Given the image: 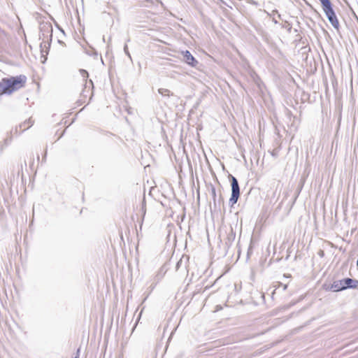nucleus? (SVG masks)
I'll return each instance as SVG.
<instances>
[{
  "mask_svg": "<svg viewBox=\"0 0 358 358\" xmlns=\"http://www.w3.org/2000/svg\"><path fill=\"white\" fill-rule=\"evenodd\" d=\"M27 80V76L23 74L2 78L0 80V96L13 94L25 86Z\"/></svg>",
  "mask_w": 358,
  "mask_h": 358,
  "instance_id": "1",
  "label": "nucleus"
},
{
  "mask_svg": "<svg viewBox=\"0 0 358 358\" xmlns=\"http://www.w3.org/2000/svg\"><path fill=\"white\" fill-rule=\"evenodd\" d=\"M322 288L326 292H340L347 289L358 288V280L352 278H343L341 280H334L333 282H325Z\"/></svg>",
  "mask_w": 358,
  "mask_h": 358,
  "instance_id": "2",
  "label": "nucleus"
},
{
  "mask_svg": "<svg viewBox=\"0 0 358 358\" xmlns=\"http://www.w3.org/2000/svg\"><path fill=\"white\" fill-rule=\"evenodd\" d=\"M322 10L329 23L336 30L340 28V23L331 0H319Z\"/></svg>",
  "mask_w": 358,
  "mask_h": 358,
  "instance_id": "3",
  "label": "nucleus"
},
{
  "mask_svg": "<svg viewBox=\"0 0 358 358\" xmlns=\"http://www.w3.org/2000/svg\"><path fill=\"white\" fill-rule=\"evenodd\" d=\"M45 29H47L48 32H50V34L49 36V41L48 42L47 45H44V48H43V42L40 44V51H41V57L42 59H41L42 64H45L47 61V56L48 55V52H49V50L50 48V45H51L52 39V27L50 24H44L40 27V31L43 32V33H42V35H41V34L39 35V38L40 39L43 38V40H44V38H45V34L43 32V31H45Z\"/></svg>",
  "mask_w": 358,
  "mask_h": 358,
  "instance_id": "4",
  "label": "nucleus"
},
{
  "mask_svg": "<svg viewBox=\"0 0 358 358\" xmlns=\"http://www.w3.org/2000/svg\"><path fill=\"white\" fill-rule=\"evenodd\" d=\"M210 190L213 198V207H210V212H218L221 210V206H224V199L220 194L219 198L217 197L216 188L213 184H210Z\"/></svg>",
  "mask_w": 358,
  "mask_h": 358,
  "instance_id": "5",
  "label": "nucleus"
},
{
  "mask_svg": "<svg viewBox=\"0 0 358 358\" xmlns=\"http://www.w3.org/2000/svg\"><path fill=\"white\" fill-rule=\"evenodd\" d=\"M182 56V61L188 66L196 68L199 64L198 60L193 56V55L187 50L181 52Z\"/></svg>",
  "mask_w": 358,
  "mask_h": 358,
  "instance_id": "6",
  "label": "nucleus"
},
{
  "mask_svg": "<svg viewBox=\"0 0 358 358\" xmlns=\"http://www.w3.org/2000/svg\"><path fill=\"white\" fill-rule=\"evenodd\" d=\"M235 238L236 232L234 231L233 228L231 227L224 243V255L228 253L229 249L234 242Z\"/></svg>",
  "mask_w": 358,
  "mask_h": 358,
  "instance_id": "7",
  "label": "nucleus"
},
{
  "mask_svg": "<svg viewBox=\"0 0 358 358\" xmlns=\"http://www.w3.org/2000/svg\"><path fill=\"white\" fill-rule=\"evenodd\" d=\"M228 178L230 182L231 193L241 194L240 186L237 178L231 174H229Z\"/></svg>",
  "mask_w": 358,
  "mask_h": 358,
  "instance_id": "8",
  "label": "nucleus"
},
{
  "mask_svg": "<svg viewBox=\"0 0 358 358\" xmlns=\"http://www.w3.org/2000/svg\"><path fill=\"white\" fill-rule=\"evenodd\" d=\"M81 76H83L85 83L84 85V89L81 93V95L83 96H86L87 95L85 94V92H86V88H87V78L89 77V73L87 70L85 69H80L79 70Z\"/></svg>",
  "mask_w": 358,
  "mask_h": 358,
  "instance_id": "9",
  "label": "nucleus"
},
{
  "mask_svg": "<svg viewBox=\"0 0 358 358\" xmlns=\"http://www.w3.org/2000/svg\"><path fill=\"white\" fill-rule=\"evenodd\" d=\"M34 124V121L29 118L28 120H25L24 122L19 124V128L22 130V132H24V131L29 129Z\"/></svg>",
  "mask_w": 358,
  "mask_h": 358,
  "instance_id": "10",
  "label": "nucleus"
},
{
  "mask_svg": "<svg viewBox=\"0 0 358 358\" xmlns=\"http://www.w3.org/2000/svg\"><path fill=\"white\" fill-rule=\"evenodd\" d=\"M241 194L231 193V196L229 200V205L231 208H234V205L238 202Z\"/></svg>",
  "mask_w": 358,
  "mask_h": 358,
  "instance_id": "11",
  "label": "nucleus"
},
{
  "mask_svg": "<svg viewBox=\"0 0 358 358\" xmlns=\"http://www.w3.org/2000/svg\"><path fill=\"white\" fill-rule=\"evenodd\" d=\"M158 93L160 94L163 96H175L177 99H179L178 96L174 95L173 92H171L169 90L165 88H159L158 89Z\"/></svg>",
  "mask_w": 358,
  "mask_h": 358,
  "instance_id": "12",
  "label": "nucleus"
},
{
  "mask_svg": "<svg viewBox=\"0 0 358 358\" xmlns=\"http://www.w3.org/2000/svg\"><path fill=\"white\" fill-rule=\"evenodd\" d=\"M254 250V241L253 239L251 238L250 241L249 246L247 250L246 259L247 261L250 259V256L252 255Z\"/></svg>",
  "mask_w": 358,
  "mask_h": 358,
  "instance_id": "13",
  "label": "nucleus"
},
{
  "mask_svg": "<svg viewBox=\"0 0 358 358\" xmlns=\"http://www.w3.org/2000/svg\"><path fill=\"white\" fill-rule=\"evenodd\" d=\"M13 136L10 135V136L7 137L4 139L3 142L1 145V150H2L3 147L8 146L12 141Z\"/></svg>",
  "mask_w": 358,
  "mask_h": 358,
  "instance_id": "14",
  "label": "nucleus"
},
{
  "mask_svg": "<svg viewBox=\"0 0 358 358\" xmlns=\"http://www.w3.org/2000/svg\"><path fill=\"white\" fill-rule=\"evenodd\" d=\"M141 212H142V215H143L142 221H143V219H144V217H145V213H146V202H145V197H143V201H142ZM142 223H143V222H141V224Z\"/></svg>",
  "mask_w": 358,
  "mask_h": 358,
  "instance_id": "15",
  "label": "nucleus"
},
{
  "mask_svg": "<svg viewBox=\"0 0 358 358\" xmlns=\"http://www.w3.org/2000/svg\"><path fill=\"white\" fill-rule=\"evenodd\" d=\"M252 77L253 78L254 82L259 87L260 84L262 83V81L260 77L256 73H254V75H252Z\"/></svg>",
  "mask_w": 358,
  "mask_h": 358,
  "instance_id": "16",
  "label": "nucleus"
},
{
  "mask_svg": "<svg viewBox=\"0 0 358 358\" xmlns=\"http://www.w3.org/2000/svg\"><path fill=\"white\" fill-rule=\"evenodd\" d=\"M86 54H87L90 56H92L94 57H96L98 56V52L96 49L92 48L90 50H87Z\"/></svg>",
  "mask_w": 358,
  "mask_h": 358,
  "instance_id": "17",
  "label": "nucleus"
},
{
  "mask_svg": "<svg viewBox=\"0 0 358 358\" xmlns=\"http://www.w3.org/2000/svg\"><path fill=\"white\" fill-rule=\"evenodd\" d=\"M305 2H306V4L307 5V6L309 7V8L310 9V10L312 12L315 13L317 15L320 16V13L313 6L312 4H310L309 2L306 1Z\"/></svg>",
  "mask_w": 358,
  "mask_h": 358,
  "instance_id": "18",
  "label": "nucleus"
},
{
  "mask_svg": "<svg viewBox=\"0 0 358 358\" xmlns=\"http://www.w3.org/2000/svg\"><path fill=\"white\" fill-rule=\"evenodd\" d=\"M123 50H124V52L125 53V55L130 59V60L131 61L132 59H131V54L129 51V49H128V45H127V43L124 44V48H123Z\"/></svg>",
  "mask_w": 358,
  "mask_h": 358,
  "instance_id": "19",
  "label": "nucleus"
},
{
  "mask_svg": "<svg viewBox=\"0 0 358 358\" xmlns=\"http://www.w3.org/2000/svg\"><path fill=\"white\" fill-rule=\"evenodd\" d=\"M18 128H19V125L15 127L14 129H13L10 131V135L13 136V135H19L21 132H19L18 133Z\"/></svg>",
  "mask_w": 358,
  "mask_h": 358,
  "instance_id": "20",
  "label": "nucleus"
},
{
  "mask_svg": "<svg viewBox=\"0 0 358 358\" xmlns=\"http://www.w3.org/2000/svg\"><path fill=\"white\" fill-rule=\"evenodd\" d=\"M182 264V258H181L180 260H178V261L176 262V271H178V270L180 268V267L181 266Z\"/></svg>",
  "mask_w": 358,
  "mask_h": 358,
  "instance_id": "21",
  "label": "nucleus"
},
{
  "mask_svg": "<svg viewBox=\"0 0 358 358\" xmlns=\"http://www.w3.org/2000/svg\"><path fill=\"white\" fill-rule=\"evenodd\" d=\"M302 187H303V185H301L299 188L298 189L296 190V196H295V198H294V201H296V198L298 197V196L299 195L301 191V189H302Z\"/></svg>",
  "mask_w": 358,
  "mask_h": 358,
  "instance_id": "22",
  "label": "nucleus"
},
{
  "mask_svg": "<svg viewBox=\"0 0 358 358\" xmlns=\"http://www.w3.org/2000/svg\"><path fill=\"white\" fill-rule=\"evenodd\" d=\"M217 1H218L217 3H220V7H222V5L229 7L228 3L225 1H224V0H217ZM230 8H231V7L230 6Z\"/></svg>",
  "mask_w": 358,
  "mask_h": 358,
  "instance_id": "23",
  "label": "nucleus"
},
{
  "mask_svg": "<svg viewBox=\"0 0 358 358\" xmlns=\"http://www.w3.org/2000/svg\"><path fill=\"white\" fill-rule=\"evenodd\" d=\"M55 27L64 34H65L64 30L56 22H55Z\"/></svg>",
  "mask_w": 358,
  "mask_h": 358,
  "instance_id": "24",
  "label": "nucleus"
},
{
  "mask_svg": "<svg viewBox=\"0 0 358 358\" xmlns=\"http://www.w3.org/2000/svg\"><path fill=\"white\" fill-rule=\"evenodd\" d=\"M280 286H281V287H282L283 291H285L288 287V285L287 284H282V282H279V287Z\"/></svg>",
  "mask_w": 358,
  "mask_h": 358,
  "instance_id": "25",
  "label": "nucleus"
},
{
  "mask_svg": "<svg viewBox=\"0 0 358 358\" xmlns=\"http://www.w3.org/2000/svg\"><path fill=\"white\" fill-rule=\"evenodd\" d=\"M299 301H300V299L297 300V301H291L289 303H288L289 306L292 307L293 306L296 304Z\"/></svg>",
  "mask_w": 358,
  "mask_h": 358,
  "instance_id": "26",
  "label": "nucleus"
},
{
  "mask_svg": "<svg viewBox=\"0 0 358 358\" xmlns=\"http://www.w3.org/2000/svg\"><path fill=\"white\" fill-rule=\"evenodd\" d=\"M80 352V348H79L77 349L76 354L73 358H79Z\"/></svg>",
  "mask_w": 358,
  "mask_h": 358,
  "instance_id": "27",
  "label": "nucleus"
},
{
  "mask_svg": "<svg viewBox=\"0 0 358 358\" xmlns=\"http://www.w3.org/2000/svg\"><path fill=\"white\" fill-rule=\"evenodd\" d=\"M287 115L289 117H290L292 115V112L290 110H287Z\"/></svg>",
  "mask_w": 358,
  "mask_h": 358,
  "instance_id": "28",
  "label": "nucleus"
},
{
  "mask_svg": "<svg viewBox=\"0 0 358 358\" xmlns=\"http://www.w3.org/2000/svg\"><path fill=\"white\" fill-rule=\"evenodd\" d=\"M46 156H47V150H45V152L44 155L43 156L42 162H45V161Z\"/></svg>",
  "mask_w": 358,
  "mask_h": 358,
  "instance_id": "29",
  "label": "nucleus"
},
{
  "mask_svg": "<svg viewBox=\"0 0 358 358\" xmlns=\"http://www.w3.org/2000/svg\"><path fill=\"white\" fill-rule=\"evenodd\" d=\"M89 83L90 84V87H92V90H93L94 89V83H93L92 80H90Z\"/></svg>",
  "mask_w": 358,
  "mask_h": 358,
  "instance_id": "30",
  "label": "nucleus"
},
{
  "mask_svg": "<svg viewBox=\"0 0 358 358\" xmlns=\"http://www.w3.org/2000/svg\"><path fill=\"white\" fill-rule=\"evenodd\" d=\"M291 308V307H290V306H289V304L285 305V306H283V309H285V310H287V309H289V308Z\"/></svg>",
  "mask_w": 358,
  "mask_h": 358,
  "instance_id": "31",
  "label": "nucleus"
},
{
  "mask_svg": "<svg viewBox=\"0 0 358 358\" xmlns=\"http://www.w3.org/2000/svg\"><path fill=\"white\" fill-rule=\"evenodd\" d=\"M64 133H65V129L62 131V133L60 134V136L58 137L57 139L59 140V138H61L64 136Z\"/></svg>",
  "mask_w": 358,
  "mask_h": 358,
  "instance_id": "32",
  "label": "nucleus"
},
{
  "mask_svg": "<svg viewBox=\"0 0 358 358\" xmlns=\"http://www.w3.org/2000/svg\"><path fill=\"white\" fill-rule=\"evenodd\" d=\"M291 29H292V25L288 24L287 30H288L289 31H291Z\"/></svg>",
  "mask_w": 358,
  "mask_h": 358,
  "instance_id": "33",
  "label": "nucleus"
},
{
  "mask_svg": "<svg viewBox=\"0 0 358 358\" xmlns=\"http://www.w3.org/2000/svg\"><path fill=\"white\" fill-rule=\"evenodd\" d=\"M284 277L285 278H290L291 277V275L290 274H284Z\"/></svg>",
  "mask_w": 358,
  "mask_h": 358,
  "instance_id": "34",
  "label": "nucleus"
},
{
  "mask_svg": "<svg viewBox=\"0 0 358 358\" xmlns=\"http://www.w3.org/2000/svg\"><path fill=\"white\" fill-rule=\"evenodd\" d=\"M281 260V258L277 257L275 260L276 262H279Z\"/></svg>",
  "mask_w": 358,
  "mask_h": 358,
  "instance_id": "35",
  "label": "nucleus"
},
{
  "mask_svg": "<svg viewBox=\"0 0 358 358\" xmlns=\"http://www.w3.org/2000/svg\"><path fill=\"white\" fill-rule=\"evenodd\" d=\"M289 257V255H287V256H285V260L287 261Z\"/></svg>",
  "mask_w": 358,
  "mask_h": 358,
  "instance_id": "36",
  "label": "nucleus"
},
{
  "mask_svg": "<svg viewBox=\"0 0 358 358\" xmlns=\"http://www.w3.org/2000/svg\"><path fill=\"white\" fill-rule=\"evenodd\" d=\"M275 290H276V289H274V290L273 291V292L271 293V296H272V298H273V296H274V294H275Z\"/></svg>",
  "mask_w": 358,
  "mask_h": 358,
  "instance_id": "37",
  "label": "nucleus"
},
{
  "mask_svg": "<svg viewBox=\"0 0 358 358\" xmlns=\"http://www.w3.org/2000/svg\"><path fill=\"white\" fill-rule=\"evenodd\" d=\"M273 22L275 23V24H278V22L275 19V18H273Z\"/></svg>",
  "mask_w": 358,
  "mask_h": 358,
  "instance_id": "38",
  "label": "nucleus"
},
{
  "mask_svg": "<svg viewBox=\"0 0 358 358\" xmlns=\"http://www.w3.org/2000/svg\"><path fill=\"white\" fill-rule=\"evenodd\" d=\"M58 43L60 44H64V43L61 40H58Z\"/></svg>",
  "mask_w": 358,
  "mask_h": 358,
  "instance_id": "39",
  "label": "nucleus"
},
{
  "mask_svg": "<svg viewBox=\"0 0 358 358\" xmlns=\"http://www.w3.org/2000/svg\"><path fill=\"white\" fill-rule=\"evenodd\" d=\"M273 12H275L276 13H278V17H280V14H279V13H278V10H273Z\"/></svg>",
  "mask_w": 358,
  "mask_h": 358,
  "instance_id": "40",
  "label": "nucleus"
},
{
  "mask_svg": "<svg viewBox=\"0 0 358 358\" xmlns=\"http://www.w3.org/2000/svg\"><path fill=\"white\" fill-rule=\"evenodd\" d=\"M199 200H200V196H199V194H198V196H197V201H198V202H199Z\"/></svg>",
  "mask_w": 358,
  "mask_h": 358,
  "instance_id": "41",
  "label": "nucleus"
},
{
  "mask_svg": "<svg viewBox=\"0 0 358 358\" xmlns=\"http://www.w3.org/2000/svg\"><path fill=\"white\" fill-rule=\"evenodd\" d=\"M200 292V289H198V291L194 292V295H195L196 293Z\"/></svg>",
  "mask_w": 358,
  "mask_h": 358,
  "instance_id": "42",
  "label": "nucleus"
},
{
  "mask_svg": "<svg viewBox=\"0 0 358 358\" xmlns=\"http://www.w3.org/2000/svg\"><path fill=\"white\" fill-rule=\"evenodd\" d=\"M324 254V251H320V253H319V255H322Z\"/></svg>",
  "mask_w": 358,
  "mask_h": 358,
  "instance_id": "43",
  "label": "nucleus"
},
{
  "mask_svg": "<svg viewBox=\"0 0 358 358\" xmlns=\"http://www.w3.org/2000/svg\"><path fill=\"white\" fill-rule=\"evenodd\" d=\"M324 254V251H320V253H319V255H322Z\"/></svg>",
  "mask_w": 358,
  "mask_h": 358,
  "instance_id": "44",
  "label": "nucleus"
},
{
  "mask_svg": "<svg viewBox=\"0 0 358 358\" xmlns=\"http://www.w3.org/2000/svg\"><path fill=\"white\" fill-rule=\"evenodd\" d=\"M324 254V251H320V253H319V255H322Z\"/></svg>",
  "mask_w": 358,
  "mask_h": 358,
  "instance_id": "45",
  "label": "nucleus"
},
{
  "mask_svg": "<svg viewBox=\"0 0 358 358\" xmlns=\"http://www.w3.org/2000/svg\"><path fill=\"white\" fill-rule=\"evenodd\" d=\"M253 276H254V271H252V277H253Z\"/></svg>",
  "mask_w": 358,
  "mask_h": 358,
  "instance_id": "46",
  "label": "nucleus"
},
{
  "mask_svg": "<svg viewBox=\"0 0 358 358\" xmlns=\"http://www.w3.org/2000/svg\"><path fill=\"white\" fill-rule=\"evenodd\" d=\"M103 42H105V37L103 36Z\"/></svg>",
  "mask_w": 358,
  "mask_h": 358,
  "instance_id": "47",
  "label": "nucleus"
},
{
  "mask_svg": "<svg viewBox=\"0 0 358 358\" xmlns=\"http://www.w3.org/2000/svg\"><path fill=\"white\" fill-rule=\"evenodd\" d=\"M253 3L257 4V2L255 1H252Z\"/></svg>",
  "mask_w": 358,
  "mask_h": 358,
  "instance_id": "48",
  "label": "nucleus"
},
{
  "mask_svg": "<svg viewBox=\"0 0 358 358\" xmlns=\"http://www.w3.org/2000/svg\"><path fill=\"white\" fill-rule=\"evenodd\" d=\"M92 96H93V93L92 92L90 99H92Z\"/></svg>",
  "mask_w": 358,
  "mask_h": 358,
  "instance_id": "49",
  "label": "nucleus"
},
{
  "mask_svg": "<svg viewBox=\"0 0 358 358\" xmlns=\"http://www.w3.org/2000/svg\"><path fill=\"white\" fill-rule=\"evenodd\" d=\"M271 259L270 260L268 265H271Z\"/></svg>",
  "mask_w": 358,
  "mask_h": 358,
  "instance_id": "50",
  "label": "nucleus"
}]
</instances>
